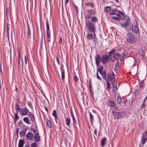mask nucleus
I'll use <instances>...</instances> for the list:
<instances>
[{
    "instance_id": "obj_1",
    "label": "nucleus",
    "mask_w": 147,
    "mask_h": 147,
    "mask_svg": "<svg viewBox=\"0 0 147 147\" xmlns=\"http://www.w3.org/2000/svg\"><path fill=\"white\" fill-rule=\"evenodd\" d=\"M126 40L130 44L134 43L137 40L136 36L131 32H129L126 35Z\"/></svg>"
},
{
    "instance_id": "obj_2",
    "label": "nucleus",
    "mask_w": 147,
    "mask_h": 147,
    "mask_svg": "<svg viewBox=\"0 0 147 147\" xmlns=\"http://www.w3.org/2000/svg\"><path fill=\"white\" fill-rule=\"evenodd\" d=\"M131 27L129 28H126V30L127 31H130L131 30L136 35H139V32L138 22L136 21H135L134 23L131 24Z\"/></svg>"
},
{
    "instance_id": "obj_3",
    "label": "nucleus",
    "mask_w": 147,
    "mask_h": 147,
    "mask_svg": "<svg viewBox=\"0 0 147 147\" xmlns=\"http://www.w3.org/2000/svg\"><path fill=\"white\" fill-rule=\"evenodd\" d=\"M86 25L88 32H93L95 36L94 32L95 31V27L93 24L91 22L88 21L86 22Z\"/></svg>"
},
{
    "instance_id": "obj_4",
    "label": "nucleus",
    "mask_w": 147,
    "mask_h": 147,
    "mask_svg": "<svg viewBox=\"0 0 147 147\" xmlns=\"http://www.w3.org/2000/svg\"><path fill=\"white\" fill-rule=\"evenodd\" d=\"M111 58L107 54L102 55L101 57V61L103 65H105L107 63L109 62Z\"/></svg>"
},
{
    "instance_id": "obj_5",
    "label": "nucleus",
    "mask_w": 147,
    "mask_h": 147,
    "mask_svg": "<svg viewBox=\"0 0 147 147\" xmlns=\"http://www.w3.org/2000/svg\"><path fill=\"white\" fill-rule=\"evenodd\" d=\"M113 112L115 117L117 118L123 117L126 115V113L124 111L118 112L116 111L114 112L113 111Z\"/></svg>"
},
{
    "instance_id": "obj_6",
    "label": "nucleus",
    "mask_w": 147,
    "mask_h": 147,
    "mask_svg": "<svg viewBox=\"0 0 147 147\" xmlns=\"http://www.w3.org/2000/svg\"><path fill=\"white\" fill-rule=\"evenodd\" d=\"M110 13L111 15H116L117 16H119V14H121L122 16H123V12L119 10H117L116 9L112 8L111 12H110Z\"/></svg>"
},
{
    "instance_id": "obj_7",
    "label": "nucleus",
    "mask_w": 147,
    "mask_h": 147,
    "mask_svg": "<svg viewBox=\"0 0 147 147\" xmlns=\"http://www.w3.org/2000/svg\"><path fill=\"white\" fill-rule=\"evenodd\" d=\"M29 110L26 107L22 109V110L20 113L22 115L25 116L28 115Z\"/></svg>"
},
{
    "instance_id": "obj_8",
    "label": "nucleus",
    "mask_w": 147,
    "mask_h": 147,
    "mask_svg": "<svg viewBox=\"0 0 147 147\" xmlns=\"http://www.w3.org/2000/svg\"><path fill=\"white\" fill-rule=\"evenodd\" d=\"M95 59L96 64L97 67L99 66V64L100 61H101V58L100 55L98 54H97L95 57Z\"/></svg>"
},
{
    "instance_id": "obj_9",
    "label": "nucleus",
    "mask_w": 147,
    "mask_h": 147,
    "mask_svg": "<svg viewBox=\"0 0 147 147\" xmlns=\"http://www.w3.org/2000/svg\"><path fill=\"white\" fill-rule=\"evenodd\" d=\"M34 138V134L31 132H28L26 135V139L29 140H32Z\"/></svg>"
},
{
    "instance_id": "obj_10",
    "label": "nucleus",
    "mask_w": 147,
    "mask_h": 147,
    "mask_svg": "<svg viewBox=\"0 0 147 147\" xmlns=\"http://www.w3.org/2000/svg\"><path fill=\"white\" fill-rule=\"evenodd\" d=\"M112 18L115 19H116L117 20H123L125 18L124 15L123 14V16H122L121 14H119V16H113Z\"/></svg>"
},
{
    "instance_id": "obj_11",
    "label": "nucleus",
    "mask_w": 147,
    "mask_h": 147,
    "mask_svg": "<svg viewBox=\"0 0 147 147\" xmlns=\"http://www.w3.org/2000/svg\"><path fill=\"white\" fill-rule=\"evenodd\" d=\"M119 55L117 53H115L113 57L112 58V62H114L116 60H118L119 58Z\"/></svg>"
},
{
    "instance_id": "obj_12",
    "label": "nucleus",
    "mask_w": 147,
    "mask_h": 147,
    "mask_svg": "<svg viewBox=\"0 0 147 147\" xmlns=\"http://www.w3.org/2000/svg\"><path fill=\"white\" fill-rule=\"evenodd\" d=\"M28 116L30 119V120L32 122H35L34 116V115L30 112H29L28 114Z\"/></svg>"
},
{
    "instance_id": "obj_13",
    "label": "nucleus",
    "mask_w": 147,
    "mask_h": 147,
    "mask_svg": "<svg viewBox=\"0 0 147 147\" xmlns=\"http://www.w3.org/2000/svg\"><path fill=\"white\" fill-rule=\"evenodd\" d=\"M40 138L38 133H35L34 135V140L35 141L38 142L40 140Z\"/></svg>"
},
{
    "instance_id": "obj_14",
    "label": "nucleus",
    "mask_w": 147,
    "mask_h": 147,
    "mask_svg": "<svg viewBox=\"0 0 147 147\" xmlns=\"http://www.w3.org/2000/svg\"><path fill=\"white\" fill-rule=\"evenodd\" d=\"M107 138L105 137L102 138L101 142V146L102 147H104L107 143Z\"/></svg>"
},
{
    "instance_id": "obj_15",
    "label": "nucleus",
    "mask_w": 147,
    "mask_h": 147,
    "mask_svg": "<svg viewBox=\"0 0 147 147\" xmlns=\"http://www.w3.org/2000/svg\"><path fill=\"white\" fill-rule=\"evenodd\" d=\"M15 108L17 113H18L19 111L20 112L22 110L17 103L15 104Z\"/></svg>"
},
{
    "instance_id": "obj_16",
    "label": "nucleus",
    "mask_w": 147,
    "mask_h": 147,
    "mask_svg": "<svg viewBox=\"0 0 147 147\" xmlns=\"http://www.w3.org/2000/svg\"><path fill=\"white\" fill-rule=\"evenodd\" d=\"M53 115L55 117V120L56 123H57V119L58 118V116L57 115V112L55 110H54L52 113Z\"/></svg>"
},
{
    "instance_id": "obj_17",
    "label": "nucleus",
    "mask_w": 147,
    "mask_h": 147,
    "mask_svg": "<svg viewBox=\"0 0 147 147\" xmlns=\"http://www.w3.org/2000/svg\"><path fill=\"white\" fill-rule=\"evenodd\" d=\"M85 5L86 7L90 6L92 8H94V4L91 1L86 3Z\"/></svg>"
},
{
    "instance_id": "obj_18",
    "label": "nucleus",
    "mask_w": 147,
    "mask_h": 147,
    "mask_svg": "<svg viewBox=\"0 0 147 147\" xmlns=\"http://www.w3.org/2000/svg\"><path fill=\"white\" fill-rule=\"evenodd\" d=\"M87 11L88 13L92 15H94L96 13V11L95 10L88 9L87 10Z\"/></svg>"
},
{
    "instance_id": "obj_19",
    "label": "nucleus",
    "mask_w": 147,
    "mask_h": 147,
    "mask_svg": "<svg viewBox=\"0 0 147 147\" xmlns=\"http://www.w3.org/2000/svg\"><path fill=\"white\" fill-rule=\"evenodd\" d=\"M23 120L25 123L27 124H30V122L29 120V119L27 117H25L23 118Z\"/></svg>"
},
{
    "instance_id": "obj_20",
    "label": "nucleus",
    "mask_w": 147,
    "mask_h": 147,
    "mask_svg": "<svg viewBox=\"0 0 147 147\" xmlns=\"http://www.w3.org/2000/svg\"><path fill=\"white\" fill-rule=\"evenodd\" d=\"M66 124L67 126L69 127L70 126V123L71 122V119L69 118H66L65 119Z\"/></svg>"
},
{
    "instance_id": "obj_21",
    "label": "nucleus",
    "mask_w": 147,
    "mask_h": 147,
    "mask_svg": "<svg viewBox=\"0 0 147 147\" xmlns=\"http://www.w3.org/2000/svg\"><path fill=\"white\" fill-rule=\"evenodd\" d=\"M89 117L90 121L91 123L92 124V123L94 122V116L92 115V113L90 112V111H89Z\"/></svg>"
},
{
    "instance_id": "obj_22",
    "label": "nucleus",
    "mask_w": 147,
    "mask_h": 147,
    "mask_svg": "<svg viewBox=\"0 0 147 147\" xmlns=\"http://www.w3.org/2000/svg\"><path fill=\"white\" fill-rule=\"evenodd\" d=\"M119 61H118L116 62L115 65V68L114 69L115 71L118 70L119 69Z\"/></svg>"
},
{
    "instance_id": "obj_23",
    "label": "nucleus",
    "mask_w": 147,
    "mask_h": 147,
    "mask_svg": "<svg viewBox=\"0 0 147 147\" xmlns=\"http://www.w3.org/2000/svg\"><path fill=\"white\" fill-rule=\"evenodd\" d=\"M108 105L109 106L111 107H115V102L111 100L108 101Z\"/></svg>"
},
{
    "instance_id": "obj_24",
    "label": "nucleus",
    "mask_w": 147,
    "mask_h": 147,
    "mask_svg": "<svg viewBox=\"0 0 147 147\" xmlns=\"http://www.w3.org/2000/svg\"><path fill=\"white\" fill-rule=\"evenodd\" d=\"M24 144V140H20L18 144V147H23Z\"/></svg>"
},
{
    "instance_id": "obj_25",
    "label": "nucleus",
    "mask_w": 147,
    "mask_h": 147,
    "mask_svg": "<svg viewBox=\"0 0 147 147\" xmlns=\"http://www.w3.org/2000/svg\"><path fill=\"white\" fill-rule=\"evenodd\" d=\"M70 113L71 114V117L73 118V124H77V123L76 121V119H75L74 115V114L73 113L72 111V110H71L70 111Z\"/></svg>"
},
{
    "instance_id": "obj_26",
    "label": "nucleus",
    "mask_w": 147,
    "mask_h": 147,
    "mask_svg": "<svg viewBox=\"0 0 147 147\" xmlns=\"http://www.w3.org/2000/svg\"><path fill=\"white\" fill-rule=\"evenodd\" d=\"M111 7L107 6L105 8L104 11L106 12H109L110 11H111Z\"/></svg>"
},
{
    "instance_id": "obj_27",
    "label": "nucleus",
    "mask_w": 147,
    "mask_h": 147,
    "mask_svg": "<svg viewBox=\"0 0 147 147\" xmlns=\"http://www.w3.org/2000/svg\"><path fill=\"white\" fill-rule=\"evenodd\" d=\"M61 78L63 81H64L65 78V71L64 70H63L61 72Z\"/></svg>"
},
{
    "instance_id": "obj_28",
    "label": "nucleus",
    "mask_w": 147,
    "mask_h": 147,
    "mask_svg": "<svg viewBox=\"0 0 147 147\" xmlns=\"http://www.w3.org/2000/svg\"><path fill=\"white\" fill-rule=\"evenodd\" d=\"M14 117L15 118V119H14V123H16V122L19 118V117L18 115V113H15L14 114Z\"/></svg>"
},
{
    "instance_id": "obj_29",
    "label": "nucleus",
    "mask_w": 147,
    "mask_h": 147,
    "mask_svg": "<svg viewBox=\"0 0 147 147\" xmlns=\"http://www.w3.org/2000/svg\"><path fill=\"white\" fill-rule=\"evenodd\" d=\"M27 26H28V31L27 33V37L28 38H29L30 37L31 34L30 32V29L28 23H27Z\"/></svg>"
},
{
    "instance_id": "obj_30",
    "label": "nucleus",
    "mask_w": 147,
    "mask_h": 147,
    "mask_svg": "<svg viewBox=\"0 0 147 147\" xmlns=\"http://www.w3.org/2000/svg\"><path fill=\"white\" fill-rule=\"evenodd\" d=\"M106 71L104 70L103 71V73L102 76V78L105 80H106L107 78V76H106Z\"/></svg>"
},
{
    "instance_id": "obj_31",
    "label": "nucleus",
    "mask_w": 147,
    "mask_h": 147,
    "mask_svg": "<svg viewBox=\"0 0 147 147\" xmlns=\"http://www.w3.org/2000/svg\"><path fill=\"white\" fill-rule=\"evenodd\" d=\"M26 133V131L22 130L20 132V137H23L24 136Z\"/></svg>"
},
{
    "instance_id": "obj_32",
    "label": "nucleus",
    "mask_w": 147,
    "mask_h": 147,
    "mask_svg": "<svg viewBox=\"0 0 147 147\" xmlns=\"http://www.w3.org/2000/svg\"><path fill=\"white\" fill-rule=\"evenodd\" d=\"M47 126L48 128H51L52 127L51 123L50 121L47 120L46 121Z\"/></svg>"
},
{
    "instance_id": "obj_33",
    "label": "nucleus",
    "mask_w": 147,
    "mask_h": 147,
    "mask_svg": "<svg viewBox=\"0 0 147 147\" xmlns=\"http://www.w3.org/2000/svg\"><path fill=\"white\" fill-rule=\"evenodd\" d=\"M93 35L91 33H88L87 34V38L88 39L91 40L92 38Z\"/></svg>"
},
{
    "instance_id": "obj_34",
    "label": "nucleus",
    "mask_w": 147,
    "mask_h": 147,
    "mask_svg": "<svg viewBox=\"0 0 147 147\" xmlns=\"http://www.w3.org/2000/svg\"><path fill=\"white\" fill-rule=\"evenodd\" d=\"M139 86L141 88H142L144 86V80H142L140 82Z\"/></svg>"
},
{
    "instance_id": "obj_35",
    "label": "nucleus",
    "mask_w": 147,
    "mask_h": 147,
    "mask_svg": "<svg viewBox=\"0 0 147 147\" xmlns=\"http://www.w3.org/2000/svg\"><path fill=\"white\" fill-rule=\"evenodd\" d=\"M18 63L20 67H21L20 62V53L19 51H18Z\"/></svg>"
},
{
    "instance_id": "obj_36",
    "label": "nucleus",
    "mask_w": 147,
    "mask_h": 147,
    "mask_svg": "<svg viewBox=\"0 0 147 147\" xmlns=\"http://www.w3.org/2000/svg\"><path fill=\"white\" fill-rule=\"evenodd\" d=\"M147 140V138L142 137V144H144Z\"/></svg>"
},
{
    "instance_id": "obj_37",
    "label": "nucleus",
    "mask_w": 147,
    "mask_h": 147,
    "mask_svg": "<svg viewBox=\"0 0 147 147\" xmlns=\"http://www.w3.org/2000/svg\"><path fill=\"white\" fill-rule=\"evenodd\" d=\"M91 20L92 21L94 22H97L98 21L97 18L94 16H92V17Z\"/></svg>"
},
{
    "instance_id": "obj_38",
    "label": "nucleus",
    "mask_w": 147,
    "mask_h": 147,
    "mask_svg": "<svg viewBox=\"0 0 147 147\" xmlns=\"http://www.w3.org/2000/svg\"><path fill=\"white\" fill-rule=\"evenodd\" d=\"M117 102L119 104H121V103H122V100L120 97H119V96H117Z\"/></svg>"
},
{
    "instance_id": "obj_39",
    "label": "nucleus",
    "mask_w": 147,
    "mask_h": 147,
    "mask_svg": "<svg viewBox=\"0 0 147 147\" xmlns=\"http://www.w3.org/2000/svg\"><path fill=\"white\" fill-rule=\"evenodd\" d=\"M130 23V19L128 18L127 19H126V22L125 23L126 24V25L128 26L129 24Z\"/></svg>"
},
{
    "instance_id": "obj_40",
    "label": "nucleus",
    "mask_w": 147,
    "mask_h": 147,
    "mask_svg": "<svg viewBox=\"0 0 147 147\" xmlns=\"http://www.w3.org/2000/svg\"><path fill=\"white\" fill-rule=\"evenodd\" d=\"M115 51L113 49L109 53V55H108L109 56L111 57L112 56L114 52H115Z\"/></svg>"
},
{
    "instance_id": "obj_41",
    "label": "nucleus",
    "mask_w": 147,
    "mask_h": 147,
    "mask_svg": "<svg viewBox=\"0 0 147 147\" xmlns=\"http://www.w3.org/2000/svg\"><path fill=\"white\" fill-rule=\"evenodd\" d=\"M139 54H140L142 56H144V52L143 50L142 49H139Z\"/></svg>"
},
{
    "instance_id": "obj_42",
    "label": "nucleus",
    "mask_w": 147,
    "mask_h": 147,
    "mask_svg": "<svg viewBox=\"0 0 147 147\" xmlns=\"http://www.w3.org/2000/svg\"><path fill=\"white\" fill-rule=\"evenodd\" d=\"M46 36L47 38H50V30H47Z\"/></svg>"
},
{
    "instance_id": "obj_43",
    "label": "nucleus",
    "mask_w": 147,
    "mask_h": 147,
    "mask_svg": "<svg viewBox=\"0 0 147 147\" xmlns=\"http://www.w3.org/2000/svg\"><path fill=\"white\" fill-rule=\"evenodd\" d=\"M46 27L47 30H49V25L47 18L46 20Z\"/></svg>"
},
{
    "instance_id": "obj_44",
    "label": "nucleus",
    "mask_w": 147,
    "mask_h": 147,
    "mask_svg": "<svg viewBox=\"0 0 147 147\" xmlns=\"http://www.w3.org/2000/svg\"><path fill=\"white\" fill-rule=\"evenodd\" d=\"M115 82V78L114 77V76H113V77L112 78V79H111V82L113 84V88H114V84Z\"/></svg>"
},
{
    "instance_id": "obj_45",
    "label": "nucleus",
    "mask_w": 147,
    "mask_h": 147,
    "mask_svg": "<svg viewBox=\"0 0 147 147\" xmlns=\"http://www.w3.org/2000/svg\"><path fill=\"white\" fill-rule=\"evenodd\" d=\"M27 103L28 105L29 106V107H30L31 109H33V107L31 102L30 101H28Z\"/></svg>"
},
{
    "instance_id": "obj_46",
    "label": "nucleus",
    "mask_w": 147,
    "mask_h": 147,
    "mask_svg": "<svg viewBox=\"0 0 147 147\" xmlns=\"http://www.w3.org/2000/svg\"><path fill=\"white\" fill-rule=\"evenodd\" d=\"M111 79V74H110L109 73L108 74V79H107V81L108 82H109Z\"/></svg>"
},
{
    "instance_id": "obj_47",
    "label": "nucleus",
    "mask_w": 147,
    "mask_h": 147,
    "mask_svg": "<svg viewBox=\"0 0 147 147\" xmlns=\"http://www.w3.org/2000/svg\"><path fill=\"white\" fill-rule=\"evenodd\" d=\"M103 67L101 65L100 66V67H99L98 68V70L97 71H102L103 70Z\"/></svg>"
},
{
    "instance_id": "obj_48",
    "label": "nucleus",
    "mask_w": 147,
    "mask_h": 147,
    "mask_svg": "<svg viewBox=\"0 0 147 147\" xmlns=\"http://www.w3.org/2000/svg\"><path fill=\"white\" fill-rule=\"evenodd\" d=\"M107 89H109L111 88L110 84L108 81L107 82Z\"/></svg>"
},
{
    "instance_id": "obj_49",
    "label": "nucleus",
    "mask_w": 147,
    "mask_h": 147,
    "mask_svg": "<svg viewBox=\"0 0 147 147\" xmlns=\"http://www.w3.org/2000/svg\"><path fill=\"white\" fill-rule=\"evenodd\" d=\"M142 137L147 138V132L146 131L142 134Z\"/></svg>"
},
{
    "instance_id": "obj_50",
    "label": "nucleus",
    "mask_w": 147,
    "mask_h": 147,
    "mask_svg": "<svg viewBox=\"0 0 147 147\" xmlns=\"http://www.w3.org/2000/svg\"><path fill=\"white\" fill-rule=\"evenodd\" d=\"M37 144L35 142L31 144V147H37Z\"/></svg>"
},
{
    "instance_id": "obj_51",
    "label": "nucleus",
    "mask_w": 147,
    "mask_h": 147,
    "mask_svg": "<svg viewBox=\"0 0 147 147\" xmlns=\"http://www.w3.org/2000/svg\"><path fill=\"white\" fill-rule=\"evenodd\" d=\"M146 106L145 103L144 102H143L142 104V105L141 106V109H142L143 108H144Z\"/></svg>"
},
{
    "instance_id": "obj_52",
    "label": "nucleus",
    "mask_w": 147,
    "mask_h": 147,
    "mask_svg": "<svg viewBox=\"0 0 147 147\" xmlns=\"http://www.w3.org/2000/svg\"><path fill=\"white\" fill-rule=\"evenodd\" d=\"M96 76H97V78L100 80H102V79L100 78V77L98 75V71H97V72L96 73Z\"/></svg>"
},
{
    "instance_id": "obj_53",
    "label": "nucleus",
    "mask_w": 147,
    "mask_h": 147,
    "mask_svg": "<svg viewBox=\"0 0 147 147\" xmlns=\"http://www.w3.org/2000/svg\"><path fill=\"white\" fill-rule=\"evenodd\" d=\"M74 78L75 81L77 82L78 81V79L76 76H74Z\"/></svg>"
},
{
    "instance_id": "obj_54",
    "label": "nucleus",
    "mask_w": 147,
    "mask_h": 147,
    "mask_svg": "<svg viewBox=\"0 0 147 147\" xmlns=\"http://www.w3.org/2000/svg\"><path fill=\"white\" fill-rule=\"evenodd\" d=\"M121 25L123 27H125L127 26V25H126V24L125 23L122 24H121Z\"/></svg>"
},
{
    "instance_id": "obj_55",
    "label": "nucleus",
    "mask_w": 147,
    "mask_h": 147,
    "mask_svg": "<svg viewBox=\"0 0 147 147\" xmlns=\"http://www.w3.org/2000/svg\"><path fill=\"white\" fill-rule=\"evenodd\" d=\"M91 17V15H87L86 16V18L87 19H89Z\"/></svg>"
},
{
    "instance_id": "obj_56",
    "label": "nucleus",
    "mask_w": 147,
    "mask_h": 147,
    "mask_svg": "<svg viewBox=\"0 0 147 147\" xmlns=\"http://www.w3.org/2000/svg\"><path fill=\"white\" fill-rule=\"evenodd\" d=\"M19 131V129L18 128H17V129H16V134L17 135H18Z\"/></svg>"
},
{
    "instance_id": "obj_57",
    "label": "nucleus",
    "mask_w": 147,
    "mask_h": 147,
    "mask_svg": "<svg viewBox=\"0 0 147 147\" xmlns=\"http://www.w3.org/2000/svg\"><path fill=\"white\" fill-rule=\"evenodd\" d=\"M47 41L48 43L49 42H50V38H47Z\"/></svg>"
},
{
    "instance_id": "obj_58",
    "label": "nucleus",
    "mask_w": 147,
    "mask_h": 147,
    "mask_svg": "<svg viewBox=\"0 0 147 147\" xmlns=\"http://www.w3.org/2000/svg\"><path fill=\"white\" fill-rule=\"evenodd\" d=\"M19 124L20 125H22L23 124V123L22 121H19Z\"/></svg>"
},
{
    "instance_id": "obj_59",
    "label": "nucleus",
    "mask_w": 147,
    "mask_h": 147,
    "mask_svg": "<svg viewBox=\"0 0 147 147\" xmlns=\"http://www.w3.org/2000/svg\"><path fill=\"white\" fill-rule=\"evenodd\" d=\"M97 130L96 129H95L94 131V133L97 136Z\"/></svg>"
},
{
    "instance_id": "obj_60",
    "label": "nucleus",
    "mask_w": 147,
    "mask_h": 147,
    "mask_svg": "<svg viewBox=\"0 0 147 147\" xmlns=\"http://www.w3.org/2000/svg\"><path fill=\"white\" fill-rule=\"evenodd\" d=\"M24 61H25V63L26 64V63H27L26 57L25 56H24Z\"/></svg>"
},
{
    "instance_id": "obj_61",
    "label": "nucleus",
    "mask_w": 147,
    "mask_h": 147,
    "mask_svg": "<svg viewBox=\"0 0 147 147\" xmlns=\"http://www.w3.org/2000/svg\"><path fill=\"white\" fill-rule=\"evenodd\" d=\"M62 40L61 37H60V40L59 41V43L61 44L62 43Z\"/></svg>"
},
{
    "instance_id": "obj_62",
    "label": "nucleus",
    "mask_w": 147,
    "mask_h": 147,
    "mask_svg": "<svg viewBox=\"0 0 147 147\" xmlns=\"http://www.w3.org/2000/svg\"><path fill=\"white\" fill-rule=\"evenodd\" d=\"M32 131L34 133H35L36 132V130L35 129H33V128H32Z\"/></svg>"
},
{
    "instance_id": "obj_63",
    "label": "nucleus",
    "mask_w": 147,
    "mask_h": 147,
    "mask_svg": "<svg viewBox=\"0 0 147 147\" xmlns=\"http://www.w3.org/2000/svg\"><path fill=\"white\" fill-rule=\"evenodd\" d=\"M147 99V96H146V98L144 99L143 102L145 103V102H146V100Z\"/></svg>"
},
{
    "instance_id": "obj_64",
    "label": "nucleus",
    "mask_w": 147,
    "mask_h": 147,
    "mask_svg": "<svg viewBox=\"0 0 147 147\" xmlns=\"http://www.w3.org/2000/svg\"><path fill=\"white\" fill-rule=\"evenodd\" d=\"M56 59H57V63H58V64L59 65V59L57 57Z\"/></svg>"
}]
</instances>
